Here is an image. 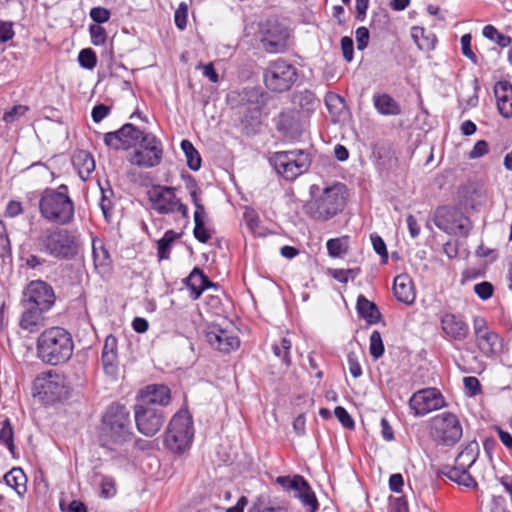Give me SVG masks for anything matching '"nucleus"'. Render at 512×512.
<instances>
[{
	"instance_id": "obj_1",
	"label": "nucleus",
	"mask_w": 512,
	"mask_h": 512,
	"mask_svg": "<svg viewBox=\"0 0 512 512\" xmlns=\"http://www.w3.org/2000/svg\"><path fill=\"white\" fill-rule=\"evenodd\" d=\"M133 436L129 410L119 403L110 404L102 416L99 434L101 446L119 451L132 441Z\"/></svg>"
},
{
	"instance_id": "obj_2",
	"label": "nucleus",
	"mask_w": 512,
	"mask_h": 512,
	"mask_svg": "<svg viewBox=\"0 0 512 512\" xmlns=\"http://www.w3.org/2000/svg\"><path fill=\"white\" fill-rule=\"evenodd\" d=\"M310 194L311 200L305 205L306 213L314 220L327 221L344 209L349 197V189L341 182H334L322 189L312 185Z\"/></svg>"
},
{
	"instance_id": "obj_3",
	"label": "nucleus",
	"mask_w": 512,
	"mask_h": 512,
	"mask_svg": "<svg viewBox=\"0 0 512 512\" xmlns=\"http://www.w3.org/2000/svg\"><path fill=\"white\" fill-rule=\"evenodd\" d=\"M36 250L58 260H72L80 251L79 236L68 229L47 227L34 239Z\"/></svg>"
},
{
	"instance_id": "obj_4",
	"label": "nucleus",
	"mask_w": 512,
	"mask_h": 512,
	"mask_svg": "<svg viewBox=\"0 0 512 512\" xmlns=\"http://www.w3.org/2000/svg\"><path fill=\"white\" fill-rule=\"evenodd\" d=\"M36 350L42 362L56 366L66 363L71 358L74 342L66 329L51 327L38 336Z\"/></svg>"
},
{
	"instance_id": "obj_5",
	"label": "nucleus",
	"mask_w": 512,
	"mask_h": 512,
	"mask_svg": "<svg viewBox=\"0 0 512 512\" xmlns=\"http://www.w3.org/2000/svg\"><path fill=\"white\" fill-rule=\"evenodd\" d=\"M41 216L48 222L67 225L74 220V203L68 195V187L61 185L57 189H46L39 201Z\"/></svg>"
},
{
	"instance_id": "obj_6",
	"label": "nucleus",
	"mask_w": 512,
	"mask_h": 512,
	"mask_svg": "<svg viewBox=\"0 0 512 512\" xmlns=\"http://www.w3.org/2000/svg\"><path fill=\"white\" fill-rule=\"evenodd\" d=\"M292 29L284 20L270 17L259 24L257 39L268 54H282L292 46Z\"/></svg>"
},
{
	"instance_id": "obj_7",
	"label": "nucleus",
	"mask_w": 512,
	"mask_h": 512,
	"mask_svg": "<svg viewBox=\"0 0 512 512\" xmlns=\"http://www.w3.org/2000/svg\"><path fill=\"white\" fill-rule=\"evenodd\" d=\"M194 438L193 420L188 411L180 410L170 420L166 434L165 445L174 453H184L192 444Z\"/></svg>"
},
{
	"instance_id": "obj_8",
	"label": "nucleus",
	"mask_w": 512,
	"mask_h": 512,
	"mask_svg": "<svg viewBox=\"0 0 512 512\" xmlns=\"http://www.w3.org/2000/svg\"><path fill=\"white\" fill-rule=\"evenodd\" d=\"M297 79L298 70L296 66L284 58L269 61L263 71V81L266 88L276 93L290 90Z\"/></svg>"
},
{
	"instance_id": "obj_9",
	"label": "nucleus",
	"mask_w": 512,
	"mask_h": 512,
	"mask_svg": "<svg viewBox=\"0 0 512 512\" xmlns=\"http://www.w3.org/2000/svg\"><path fill=\"white\" fill-rule=\"evenodd\" d=\"M269 162L285 180L293 181L309 169L311 158L306 151L295 149L275 152Z\"/></svg>"
},
{
	"instance_id": "obj_10",
	"label": "nucleus",
	"mask_w": 512,
	"mask_h": 512,
	"mask_svg": "<svg viewBox=\"0 0 512 512\" xmlns=\"http://www.w3.org/2000/svg\"><path fill=\"white\" fill-rule=\"evenodd\" d=\"M148 200L151 203V208L160 215L172 214L179 212L182 217L188 222L189 213L188 208L176 196L175 188L154 185L147 192Z\"/></svg>"
},
{
	"instance_id": "obj_11",
	"label": "nucleus",
	"mask_w": 512,
	"mask_h": 512,
	"mask_svg": "<svg viewBox=\"0 0 512 512\" xmlns=\"http://www.w3.org/2000/svg\"><path fill=\"white\" fill-rule=\"evenodd\" d=\"M275 482L281 488L292 493L293 496L300 500L305 512H316L319 507L318 500L310 484L301 475L278 476Z\"/></svg>"
},
{
	"instance_id": "obj_12",
	"label": "nucleus",
	"mask_w": 512,
	"mask_h": 512,
	"mask_svg": "<svg viewBox=\"0 0 512 512\" xmlns=\"http://www.w3.org/2000/svg\"><path fill=\"white\" fill-rule=\"evenodd\" d=\"M432 435L443 445H454L463 434L461 423L456 415L443 412L431 419Z\"/></svg>"
},
{
	"instance_id": "obj_13",
	"label": "nucleus",
	"mask_w": 512,
	"mask_h": 512,
	"mask_svg": "<svg viewBox=\"0 0 512 512\" xmlns=\"http://www.w3.org/2000/svg\"><path fill=\"white\" fill-rule=\"evenodd\" d=\"M138 144H140V148L136 149L128 158L132 165L149 168L157 166L161 162L162 143L155 135L146 133Z\"/></svg>"
},
{
	"instance_id": "obj_14",
	"label": "nucleus",
	"mask_w": 512,
	"mask_h": 512,
	"mask_svg": "<svg viewBox=\"0 0 512 512\" xmlns=\"http://www.w3.org/2000/svg\"><path fill=\"white\" fill-rule=\"evenodd\" d=\"M435 225L450 235H467L471 229L470 220L459 210L450 207H440L434 215Z\"/></svg>"
},
{
	"instance_id": "obj_15",
	"label": "nucleus",
	"mask_w": 512,
	"mask_h": 512,
	"mask_svg": "<svg viewBox=\"0 0 512 512\" xmlns=\"http://www.w3.org/2000/svg\"><path fill=\"white\" fill-rule=\"evenodd\" d=\"M134 417L138 431L147 437L157 434L164 423L162 411L148 405L137 403L134 406Z\"/></svg>"
},
{
	"instance_id": "obj_16",
	"label": "nucleus",
	"mask_w": 512,
	"mask_h": 512,
	"mask_svg": "<svg viewBox=\"0 0 512 512\" xmlns=\"http://www.w3.org/2000/svg\"><path fill=\"white\" fill-rule=\"evenodd\" d=\"M445 401L436 388H425L415 392L409 400V408L414 416H425L444 407Z\"/></svg>"
},
{
	"instance_id": "obj_17",
	"label": "nucleus",
	"mask_w": 512,
	"mask_h": 512,
	"mask_svg": "<svg viewBox=\"0 0 512 512\" xmlns=\"http://www.w3.org/2000/svg\"><path fill=\"white\" fill-rule=\"evenodd\" d=\"M146 133L131 123L124 124L120 129L114 132L104 134V143L106 146L115 150H128L136 146Z\"/></svg>"
},
{
	"instance_id": "obj_18",
	"label": "nucleus",
	"mask_w": 512,
	"mask_h": 512,
	"mask_svg": "<svg viewBox=\"0 0 512 512\" xmlns=\"http://www.w3.org/2000/svg\"><path fill=\"white\" fill-rule=\"evenodd\" d=\"M55 303L52 287L42 280H35L28 284L24 292L23 305H31L40 310H50Z\"/></svg>"
},
{
	"instance_id": "obj_19",
	"label": "nucleus",
	"mask_w": 512,
	"mask_h": 512,
	"mask_svg": "<svg viewBox=\"0 0 512 512\" xmlns=\"http://www.w3.org/2000/svg\"><path fill=\"white\" fill-rule=\"evenodd\" d=\"M276 128L286 138L297 139L304 130L305 120L302 113L298 110H287L281 112L275 118Z\"/></svg>"
},
{
	"instance_id": "obj_20",
	"label": "nucleus",
	"mask_w": 512,
	"mask_h": 512,
	"mask_svg": "<svg viewBox=\"0 0 512 512\" xmlns=\"http://www.w3.org/2000/svg\"><path fill=\"white\" fill-rule=\"evenodd\" d=\"M208 343L221 352L229 353L240 346V339L233 332L221 328L217 324L209 325L206 330Z\"/></svg>"
},
{
	"instance_id": "obj_21",
	"label": "nucleus",
	"mask_w": 512,
	"mask_h": 512,
	"mask_svg": "<svg viewBox=\"0 0 512 512\" xmlns=\"http://www.w3.org/2000/svg\"><path fill=\"white\" fill-rule=\"evenodd\" d=\"M440 324L444 334L451 340L463 341L469 335V326L461 316L445 313Z\"/></svg>"
},
{
	"instance_id": "obj_22",
	"label": "nucleus",
	"mask_w": 512,
	"mask_h": 512,
	"mask_svg": "<svg viewBox=\"0 0 512 512\" xmlns=\"http://www.w3.org/2000/svg\"><path fill=\"white\" fill-rule=\"evenodd\" d=\"M171 401V391L163 384H151L139 392V403L153 407L167 406Z\"/></svg>"
},
{
	"instance_id": "obj_23",
	"label": "nucleus",
	"mask_w": 512,
	"mask_h": 512,
	"mask_svg": "<svg viewBox=\"0 0 512 512\" xmlns=\"http://www.w3.org/2000/svg\"><path fill=\"white\" fill-rule=\"evenodd\" d=\"M494 94L499 113L504 118L512 117V84L499 81L494 86Z\"/></svg>"
},
{
	"instance_id": "obj_24",
	"label": "nucleus",
	"mask_w": 512,
	"mask_h": 512,
	"mask_svg": "<svg viewBox=\"0 0 512 512\" xmlns=\"http://www.w3.org/2000/svg\"><path fill=\"white\" fill-rule=\"evenodd\" d=\"M393 292L396 299L404 304L410 305L415 301L413 281L408 274H400L395 277Z\"/></svg>"
},
{
	"instance_id": "obj_25",
	"label": "nucleus",
	"mask_w": 512,
	"mask_h": 512,
	"mask_svg": "<svg viewBox=\"0 0 512 512\" xmlns=\"http://www.w3.org/2000/svg\"><path fill=\"white\" fill-rule=\"evenodd\" d=\"M41 387L43 393L51 400H60L67 394L65 377L58 373L48 372Z\"/></svg>"
},
{
	"instance_id": "obj_26",
	"label": "nucleus",
	"mask_w": 512,
	"mask_h": 512,
	"mask_svg": "<svg viewBox=\"0 0 512 512\" xmlns=\"http://www.w3.org/2000/svg\"><path fill=\"white\" fill-rule=\"evenodd\" d=\"M184 282L190 289V296L193 300H197L204 290L215 286V284L210 281V279L198 267H195L191 271Z\"/></svg>"
},
{
	"instance_id": "obj_27",
	"label": "nucleus",
	"mask_w": 512,
	"mask_h": 512,
	"mask_svg": "<svg viewBox=\"0 0 512 512\" xmlns=\"http://www.w3.org/2000/svg\"><path fill=\"white\" fill-rule=\"evenodd\" d=\"M24 312L20 319V327L28 332H35L44 325L43 314L46 310H40L31 305H23Z\"/></svg>"
},
{
	"instance_id": "obj_28",
	"label": "nucleus",
	"mask_w": 512,
	"mask_h": 512,
	"mask_svg": "<svg viewBox=\"0 0 512 512\" xmlns=\"http://www.w3.org/2000/svg\"><path fill=\"white\" fill-rule=\"evenodd\" d=\"M356 309L359 317L368 324H376L380 321L381 314L377 306L362 295L357 298Z\"/></svg>"
},
{
	"instance_id": "obj_29",
	"label": "nucleus",
	"mask_w": 512,
	"mask_h": 512,
	"mask_svg": "<svg viewBox=\"0 0 512 512\" xmlns=\"http://www.w3.org/2000/svg\"><path fill=\"white\" fill-rule=\"evenodd\" d=\"M476 343L480 351L486 355L491 356L499 348V336L494 331H486L475 336Z\"/></svg>"
},
{
	"instance_id": "obj_30",
	"label": "nucleus",
	"mask_w": 512,
	"mask_h": 512,
	"mask_svg": "<svg viewBox=\"0 0 512 512\" xmlns=\"http://www.w3.org/2000/svg\"><path fill=\"white\" fill-rule=\"evenodd\" d=\"M293 103L301 108L303 111L301 113L305 118L309 113L315 110L319 100L312 91L306 89L294 94Z\"/></svg>"
},
{
	"instance_id": "obj_31",
	"label": "nucleus",
	"mask_w": 512,
	"mask_h": 512,
	"mask_svg": "<svg viewBox=\"0 0 512 512\" xmlns=\"http://www.w3.org/2000/svg\"><path fill=\"white\" fill-rule=\"evenodd\" d=\"M374 105L382 115H399L401 113L399 104L388 94L374 96Z\"/></svg>"
},
{
	"instance_id": "obj_32",
	"label": "nucleus",
	"mask_w": 512,
	"mask_h": 512,
	"mask_svg": "<svg viewBox=\"0 0 512 512\" xmlns=\"http://www.w3.org/2000/svg\"><path fill=\"white\" fill-rule=\"evenodd\" d=\"M4 480L6 484L13 488L20 496L27 490V478L21 468H12L7 474H5Z\"/></svg>"
},
{
	"instance_id": "obj_33",
	"label": "nucleus",
	"mask_w": 512,
	"mask_h": 512,
	"mask_svg": "<svg viewBox=\"0 0 512 512\" xmlns=\"http://www.w3.org/2000/svg\"><path fill=\"white\" fill-rule=\"evenodd\" d=\"M92 255L95 268L107 269L110 267V254L108 250L104 247L103 242L98 238H94L92 241Z\"/></svg>"
},
{
	"instance_id": "obj_34",
	"label": "nucleus",
	"mask_w": 512,
	"mask_h": 512,
	"mask_svg": "<svg viewBox=\"0 0 512 512\" xmlns=\"http://www.w3.org/2000/svg\"><path fill=\"white\" fill-rule=\"evenodd\" d=\"M181 233L174 230H167L163 237L157 241V255L159 260H167L170 258L172 244L179 239Z\"/></svg>"
},
{
	"instance_id": "obj_35",
	"label": "nucleus",
	"mask_w": 512,
	"mask_h": 512,
	"mask_svg": "<svg viewBox=\"0 0 512 512\" xmlns=\"http://www.w3.org/2000/svg\"><path fill=\"white\" fill-rule=\"evenodd\" d=\"M325 105L332 117V121H340L342 115L345 114L346 109L344 100L337 94L329 93L325 98Z\"/></svg>"
},
{
	"instance_id": "obj_36",
	"label": "nucleus",
	"mask_w": 512,
	"mask_h": 512,
	"mask_svg": "<svg viewBox=\"0 0 512 512\" xmlns=\"http://www.w3.org/2000/svg\"><path fill=\"white\" fill-rule=\"evenodd\" d=\"M446 476L458 483L459 485L465 486L467 488H475L477 486V482L475 479L468 473L467 468H460V466L456 465L455 467L450 468L446 472Z\"/></svg>"
},
{
	"instance_id": "obj_37",
	"label": "nucleus",
	"mask_w": 512,
	"mask_h": 512,
	"mask_svg": "<svg viewBox=\"0 0 512 512\" xmlns=\"http://www.w3.org/2000/svg\"><path fill=\"white\" fill-rule=\"evenodd\" d=\"M479 454L477 442L469 443L456 457V465L469 469L476 461Z\"/></svg>"
},
{
	"instance_id": "obj_38",
	"label": "nucleus",
	"mask_w": 512,
	"mask_h": 512,
	"mask_svg": "<svg viewBox=\"0 0 512 512\" xmlns=\"http://www.w3.org/2000/svg\"><path fill=\"white\" fill-rule=\"evenodd\" d=\"M329 256L333 258L344 257L350 249L349 236L330 239L326 243Z\"/></svg>"
},
{
	"instance_id": "obj_39",
	"label": "nucleus",
	"mask_w": 512,
	"mask_h": 512,
	"mask_svg": "<svg viewBox=\"0 0 512 512\" xmlns=\"http://www.w3.org/2000/svg\"><path fill=\"white\" fill-rule=\"evenodd\" d=\"M181 149L186 156L188 167L193 171L199 170L201 167V157L193 144L189 140H182Z\"/></svg>"
},
{
	"instance_id": "obj_40",
	"label": "nucleus",
	"mask_w": 512,
	"mask_h": 512,
	"mask_svg": "<svg viewBox=\"0 0 512 512\" xmlns=\"http://www.w3.org/2000/svg\"><path fill=\"white\" fill-rule=\"evenodd\" d=\"M74 164L79 168L82 178L88 177L95 169V161L91 154L80 152L74 159Z\"/></svg>"
},
{
	"instance_id": "obj_41",
	"label": "nucleus",
	"mask_w": 512,
	"mask_h": 512,
	"mask_svg": "<svg viewBox=\"0 0 512 512\" xmlns=\"http://www.w3.org/2000/svg\"><path fill=\"white\" fill-rule=\"evenodd\" d=\"M205 214H198L194 213V229L193 234L194 237L200 242V243H207L211 239V233L210 229H208L205 226Z\"/></svg>"
},
{
	"instance_id": "obj_42",
	"label": "nucleus",
	"mask_w": 512,
	"mask_h": 512,
	"mask_svg": "<svg viewBox=\"0 0 512 512\" xmlns=\"http://www.w3.org/2000/svg\"><path fill=\"white\" fill-rule=\"evenodd\" d=\"M292 343L287 337H282L279 342L272 345L273 353L276 357L280 358L282 362L289 366L291 364L290 350Z\"/></svg>"
},
{
	"instance_id": "obj_43",
	"label": "nucleus",
	"mask_w": 512,
	"mask_h": 512,
	"mask_svg": "<svg viewBox=\"0 0 512 512\" xmlns=\"http://www.w3.org/2000/svg\"><path fill=\"white\" fill-rule=\"evenodd\" d=\"M482 34L485 38L493 41L502 48L508 47L512 41L509 36L500 33L493 25L484 26Z\"/></svg>"
},
{
	"instance_id": "obj_44",
	"label": "nucleus",
	"mask_w": 512,
	"mask_h": 512,
	"mask_svg": "<svg viewBox=\"0 0 512 512\" xmlns=\"http://www.w3.org/2000/svg\"><path fill=\"white\" fill-rule=\"evenodd\" d=\"M248 512H287L284 506H274L263 497H258Z\"/></svg>"
},
{
	"instance_id": "obj_45",
	"label": "nucleus",
	"mask_w": 512,
	"mask_h": 512,
	"mask_svg": "<svg viewBox=\"0 0 512 512\" xmlns=\"http://www.w3.org/2000/svg\"><path fill=\"white\" fill-rule=\"evenodd\" d=\"M101 362L103 366L104 372L111 376L115 377L118 372V362H117V353H102Z\"/></svg>"
},
{
	"instance_id": "obj_46",
	"label": "nucleus",
	"mask_w": 512,
	"mask_h": 512,
	"mask_svg": "<svg viewBox=\"0 0 512 512\" xmlns=\"http://www.w3.org/2000/svg\"><path fill=\"white\" fill-rule=\"evenodd\" d=\"M13 435V428L10 421L8 419L4 420L0 430V441L6 445L11 453H13L15 449Z\"/></svg>"
},
{
	"instance_id": "obj_47",
	"label": "nucleus",
	"mask_w": 512,
	"mask_h": 512,
	"mask_svg": "<svg viewBox=\"0 0 512 512\" xmlns=\"http://www.w3.org/2000/svg\"><path fill=\"white\" fill-rule=\"evenodd\" d=\"M80 66L85 69H93L97 64V57L91 48L82 49L78 55Z\"/></svg>"
},
{
	"instance_id": "obj_48",
	"label": "nucleus",
	"mask_w": 512,
	"mask_h": 512,
	"mask_svg": "<svg viewBox=\"0 0 512 512\" xmlns=\"http://www.w3.org/2000/svg\"><path fill=\"white\" fill-rule=\"evenodd\" d=\"M187 188L189 189V192H190L191 201L195 206L194 213L205 214L206 213L205 207L201 203V198L199 195L200 191L197 187V183L194 180H190V182L187 184Z\"/></svg>"
},
{
	"instance_id": "obj_49",
	"label": "nucleus",
	"mask_w": 512,
	"mask_h": 512,
	"mask_svg": "<svg viewBox=\"0 0 512 512\" xmlns=\"http://www.w3.org/2000/svg\"><path fill=\"white\" fill-rule=\"evenodd\" d=\"M370 354L375 358H380L384 353V345L381 334L378 331H373L370 336Z\"/></svg>"
},
{
	"instance_id": "obj_50",
	"label": "nucleus",
	"mask_w": 512,
	"mask_h": 512,
	"mask_svg": "<svg viewBox=\"0 0 512 512\" xmlns=\"http://www.w3.org/2000/svg\"><path fill=\"white\" fill-rule=\"evenodd\" d=\"M89 33L91 37V43L95 46H100L105 44L107 33L106 30L101 26L97 24L90 25L89 27Z\"/></svg>"
},
{
	"instance_id": "obj_51",
	"label": "nucleus",
	"mask_w": 512,
	"mask_h": 512,
	"mask_svg": "<svg viewBox=\"0 0 512 512\" xmlns=\"http://www.w3.org/2000/svg\"><path fill=\"white\" fill-rule=\"evenodd\" d=\"M100 488V495L103 498H111L116 494L115 481L110 476H101Z\"/></svg>"
},
{
	"instance_id": "obj_52",
	"label": "nucleus",
	"mask_w": 512,
	"mask_h": 512,
	"mask_svg": "<svg viewBox=\"0 0 512 512\" xmlns=\"http://www.w3.org/2000/svg\"><path fill=\"white\" fill-rule=\"evenodd\" d=\"M28 107L25 105H15L10 110L6 111L3 115V120L7 124L14 123L20 119L26 112Z\"/></svg>"
},
{
	"instance_id": "obj_53",
	"label": "nucleus",
	"mask_w": 512,
	"mask_h": 512,
	"mask_svg": "<svg viewBox=\"0 0 512 512\" xmlns=\"http://www.w3.org/2000/svg\"><path fill=\"white\" fill-rule=\"evenodd\" d=\"M89 15L97 25H100L109 21L111 12L107 8L97 6L90 10Z\"/></svg>"
},
{
	"instance_id": "obj_54",
	"label": "nucleus",
	"mask_w": 512,
	"mask_h": 512,
	"mask_svg": "<svg viewBox=\"0 0 512 512\" xmlns=\"http://www.w3.org/2000/svg\"><path fill=\"white\" fill-rule=\"evenodd\" d=\"M188 7L185 3H181L174 14V22L177 28L184 30L187 26Z\"/></svg>"
},
{
	"instance_id": "obj_55",
	"label": "nucleus",
	"mask_w": 512,
	"mask_h": 512,
	"mask_svg": "<svg viewBox=\"0 0 512 512\" xmlns=\"http://www.w3.org/2000/svg\"><path fill=\"white\" fill-rule=\"evenodd\" d=\"M370 238L375 252L381 256L383 262H386L388 260V252L385 242L377 234H371Z\"/></svg>"
},
{
	"instance_id": "obj_56",
	"label": "nucleus",
	"mask_w": 512,
	"mask_h": 512,
	"mask_svg": "<svg viewBox=\"0 0 512 512\" xmlns=\"http://www.w3.org/2000/svg\"><path fill=\"white\" fill-rule=\"evenodd\" d=\"M474 292L482 300H487L493 295V286L490 282H481L474 286Z\"/></svg>"
},
{
	"instance_id": "obj_57",
	"label": "nucleus",
	"mask_w": 512,
	"mask_h": 512,
	"mask_svg": "<svg viewBox=\"0 0 512 512\" xmlns=\"http://www.w3.org/2000/svg\"><path fill=\"white\" fill-rule=\"evenodd\" d=\"M244 217H245L248 229L253 234L262 236L263 233L261 231H259L260 220H259V217L257 216V214H255L254 212H246Z\"/></svg>"
},
{
	"instance_id": "obj_58",
	"label": "nucleus",
	"mask_w": 512,
	"mask_h": 512,
	"mask_svg": "<svg viewBox=\"0 0 512 512\" xmlns=\"http://www.w3.org/2000/svg\"><path fill=\"white\" fill-rule=\"evenodd\" d=\"M461 50L462 54L469 58L473 63H476V55L471 49V35L470 34H464L461 39Z\"/></svg>"
},
{
	"instance_id": "obj_59",
	"label": "nucleus",
	"mask_w": 512,
	"mask_h": 512,
	"mask_svg": "<svg viewBox=\"0 0 512 512\" xmlns=\"http://www.w3.org/2000/svg\"><path fill=\"white\" fill-rule=\"evenodd\" d=\"M357 49L364 50L370 39L369 30L366 27H359L356 32Z\"/></svg>"
},
{
	"instance_id": "obj_60",
	"label": "nucleus",
	"mask_w": 512,
	"mask_h": 512,
	"mask_svg": "<svg viewBox=\"0 0 512 512\" xmlns=\"http://www.w3.org/2000/svg\"><path fill=\"white\" fill-rule=\"evenodd\" d=\"M111 108L105 104H98L93 107L91 116L94 122L99 123L109 115Z\"/></svg>"
},
{
	"instance_id": "obj_61",
	"label": "nucleus",
	"mask_w": 512,
	"mask_h": 512,
	"mask_svg": "<svg viewBox=\"0 0 512 512\" xmlns=\"http://www.w3.org/2000/svg\"><path fill=\"white\" fill-rule=\"evenodd\" d=\"M488 152V143L485 140H479L475 143L472 150L469 152L470 159H477L484 156Z\"/></svg>"
},
{
	"instance_id": "obj_62",
	"label": "nucleus",
	"mask_w": 512,
	"mask_h": 512,
	"mask_svg": "<svg viewBox=\"0 0 512 512\" xmlns=\"http://www.w3.org/2000/svg\"><path fill=\"white\" fill-rule=\"evenodd\" d=\"M334 414L344 427L352 428V418L345 408L337 406Z\"/></svg>"
},
{
	"instance_id": "obj_63",
	"label": "nucleus",
	"mask_w": 512,
	"mask_h": 512,
	"mask_svg": "<svg viewBox=\"0 0 512 512\" xmlns=\"http://www.w3.org/2000/svg\"><path fill=\"white\" fill-rule=\"evenodd\" d=\"M464 387L471 396L476 395L480 391V382L476 377L468 376L463 379Z\"/></svg>"
},
{
	"instance_id": "obj_64",
	"label": "nucleus",
	"mask_w": 512,
	"mask_h": 512,
	"mask_svg": "<svg viewBox=\"0 0 512 512\" xmlns=\"http://www.w3.org/2000/svg\"><path fill=\"white\" fill-rule=\"evenodd\" d=\"M14 36L12 24L9 22H0V42H7Z\"/></svg>"
}]
</instances>
